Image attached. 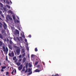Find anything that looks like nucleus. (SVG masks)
<instances>
[{"instance_id": "63", "label": "nucleus", "mask_w": 76, "mask_h": 76, "mask_svg": "<svg viewBox=\"0 0 76 76\" xmlns=\"http://www.w3.org/2000/svg\"><path fill=\"white\" fill-rule=\"evenodd\" d=\"M8 68H9V67H8Z\"/></svg>"}, {"instance_id": "61", "label": "nucleus", "mask_w": 76, "mask_h": 76, "mask_svg": "<svg viewBox=\"0 0 76 76\" xmlns=\"http://www.w3.org/2000/svg\"><path fill=\"white\" fill-rule=\"evenodd\" d=\"M52 76H54V75H52Z\"/></svg>"}, {"instance_id": "48", "label": "nucleus", "mask_w": 76, "mask_h": 76, "mask_svg": "<svg viewBox=\"0 0 76 76\" xmlns=\"http://www.w3.org/2000/svg\"><path fill=\"white\" fill-rule=\"evenodd\" d=\"M17 61H18V60L17 59L15 60V63H16V62H17Z\"/></svg>"}, {"instance_id": "17", "label": "nucleus", "mask_w": 76, "mask_h": 76, "mask_svg": "<svg viewBox=\"0 0 76 76\" xmlns=\"http://www.w3.org/2000/svg\"><path fill=\"white\" fill-rule=\"evenodd\" d=\"M28 66H29V67H31L32 66V64H30V63H29L28 64Z\"/></svg>"}, {"instance_id": "37", "label": "nucleus", "mask_w": 76, "mask_h": 76, "mask_svg": "<svg viewBox=\"0 0 76 76\" xmlns=\"http://www.w3.org/2000/svg\"><path fill=\"white\" fill-rule=\"evenodd\" d=\"M9 18L10 20H12V18L11 17H10V16H9Z\"/></svg>"}, {"instance_id": "47", "label": "nucleus", "mask_w": 76, "mask_h": 76, "mask_svg": "<svg viewBox=\"0 0 76 76\" xmlns=\"http://www.w3.org/2000/svg\"><path fill=\"white\" fill-rule=\"evenodd\" d=\"M14 53H15V55L16 56V51H14Z\"/></svg>"}, {"instance_id": "3", "label": "nucleus", "mask_w": 76, "mask_h": 76, "mask_svg": "<svg viewBox=\"0 0 76 76\" xmlns=\"http://www.w3.org/2000/svg\"><path fill=\"white\" fill-rule=\"evenodd\" d=\"M8 55L10 57H14L15 56V54H14V52L13 51L11 53H10L8 54Z\"/></svg>"}, {"instance_id": "8", "label": "nucleus", "mask_w": 76, "mask_h": 76, "mask_svg": "<svg viewBox=\"0 0 76 76\" xmlns=\"http://www.w3.org/2000/svg\"><path fill=\"white\" fill-rule=\"evenodd\" d=\"M22 61L23 63H25V62L26 61V58H25V57H24L23 58V59Z\"/></svg>"}, {"instance_id": "22", "label": "nucleus", "mask_w": 76, "mask_h": 76, "mask_svg": "<svg viewBox=\"0 0 76 76\" xmlns=\"http://www.w3.org/2000/svg\"><path fill=\"white\" fill-rule=\"evenodd\" d=\"M12 18L14 20H15V19H16V18H15V15L12 16Z\"/></svg>"}, {"instance_id": "59", "label": "nucleus", "mask_w": 76, "mask_h": 76, "mask_svg": "<svg viewBox=\"0 0 76 76\" xmlns=\"http://www.w3.org/2000/svg\"><path fill=\"white\" fill-rule=\"evenodd\" d=\"M1 65V63H0V66Z\"/></svg>"}, {"instance_id": "28", "label": "nucleus", "mask_w": 76, "mask_h": 76, "mask_svg": "<svg viewBox=\"0 0 76 76\" xmlns=\"http://www.w3.org/2000/svg\"><path fill=\"white\" fill-rule=\"evenodd\" d=\"M22 58H20V59L18 60V62H20V61H22Z\"/></svg>"}, {"instance_id": "34", "label": "nucleus", "mask_w": 76, "mask_h": 76, "mask_svg": "<svg viewBox=\"0 0 76 76\" xmlns=\"http://www.w3.org/2000/svg\"><path fill=\"white\" fill-rule=\"evenodd\" d=\"M9 72H6V75H9Z\"/></svg>"}, {"instance_id": "51", "label": "nucleus", "mask_w": 76, "mask_h": 76, "mask_svg": "<svg viewBox=\"0 0 76 76\" xmlns=\"http://www.w3.org/2000/svg\"><path fill=\"white\" fill-rule=\"evenodd\" d=\"M25 41L26 42H27V40L26 39H25Z\"/></svg>"}, {"instance_id": "44", "label": "nucleus", "mask_w": 76, "mask_h": 76, "mask_svg": "<svg viewBox=\"0 0 76 76\" xmlns=\"http://www.w3.org/2000/svg\"><path fill=\"white\" fill-rule=\"evenodd\" d=\"M39 66H40V65H37V68H38V67H39Z\"/></svg>"}, {"instance_id": "55", "label": "nucleus", "mask_w": 76, "mask_h": 76, "mask_svg": "<svg viewBox=\"0 0 76 76\" xmlns=\"http://www.w3.org/2000/svg\"><path fill=\"white\" fill-rule=\"evenodd\" d=\"M17 18L18 20H19V17H17Z\"/></svg>"}, {"instance_id": "13", "label": "nucleus", "mask_w": 76, "mask_h": 76, "mask_svg": "<svg viewBox=\"0 0 76 76\" xmlns=\"http://www.w3.org/2000/svg\"><path fill=\"white\" fill-rule=\"evenodd\" d=\"M21 64V63L20 62H18L16 63L17 65L18 66H20Z\"/></svg>"}, {"instance_id": "60", "label": "nucleus", "mask_w": 76, "mask_h": 76, "mask_svg": "<svg viewBox=\"0 0 76 76\" xmlns=\"http://www.w3.org/2000/svg\"><path fill=\"white\" fill-rule=\"evenodd\" d=\"M28 57H29V55L28 56Z\"/></svg>"}, {"instance_id": "39", "label": "nucleus", "mask_w": 76, "mask_h": 76, "mask_svg": "<svg viewBox=\"0 0 76 76\" xmlns=\"http://www.w3.org/2000/svg\"><path fill=\"white\" fill-rule=\"evenodd\" d=\"M6 3H7V4H9L10 3L9 2V1H6Z\"/></svg>"}, {"instance_id": "2", "label": "nucleus", "mask_w": 76, "mask_h": 76, "mask_svg": "<svg viewBox=\"0 0 76 76\" xmlns=\"http://www.w3.org/2000/svg\"><path fill=\"white\" fill-rule=\"evenodd\" d=\"M16 52L17 55H19L20 54V48H19L18 49H17L16 50Z\"/></svg>"}, {"instance_id": "12", "label": "nucleus", "mask_w": 76, "mask_h": 76, "mask_svg": "<svg viewBox=\"0 0 76 76\" xmlns=\"http://www.w3.org/2000/svg\"><path fill=\"white\" fill-rule=\"evenodd\" d=\"M28 63H26V69H28Z\"/></svg>"}, {"instance_id": "38", "label": "nucleus", "mask_w": 76, "mask_h": 76, "mask_svg": "<svg viewBox=\"0 0 76 76\" xmlns=\"http://www.w3.org/2000/svg\"><path fill=\"white\" fill-rule=\"evenodd\" d=\"M32 72H31L28 73V74L29 75H31V74H32Z\"/></svg>"}, {"instance_id": "1", "label": "nucleus", "mask_w": 76, "mask_h": 76, "mask_svg": "<svg viewBox=\"0 0 76 76\" xmlns=\"http://www.w3.org/2000/svg\"><path fill=\"white\" fill-rule=\"evenodd\" d=\"M2 48L3 51H4V52H5V54H7L9 51V49H8V48H7V47H6L5 48L4 46H3Z\"/></svg>"}, {"instance_id": "36", "label": "nucleus", "mask_w": 76, "mask_h": 76, "mask_svg": "<svg viewBox=\"0 0 76 76\" xmlns=\"http://www.w3.org/2000/svg\"><path fill=\"white\" fill-rule=\"evenodd\" d=\"M28 72V69H27L25 72H24V73H26Z\"/></svg>"}, {"instance_id": "21", "label": "nucleus", "mask_w": 76, "mask_h": 76, "mask_svg": "<svg viewBox=\"0 0 76 76\" xmlns=\"http://www.w3.org/2000/svg\"><path fill=\"white\" fill-rule=\"evenodd\" d=\"M1 34H4V30L3 29H2L1 30Z\"/></svg>"}, {"instance_id": "23", "label": "nucleus", "mask_w": 76, "mask_h": 76, "mask_svg": "<svg viewBox=\"0 0 76 76\" xmlns=\"http://www.w3.org/2000/svg\"><path fill=\"white\" fill-rule=\"evenodd\" d=\"M3 45V43H2V42L0 41V46H1Z\"/></svg>"}, {"instance_id": "58", "label": "nucleus", "mask_w": 76, "mask_h": 76, "mask_svg": "<svg viewBox=\"0 0 76 76\" xmlns=\"http://www.w3.org/2000/svg\"><path fill=\"white\" fill-rule=\"evenodd\" d=\"M0 20H2V19L0 17Z\"/></svg>"}, {"instance_id": "5", "label": "nucleus", "mask_w": 76, "mask_h": 76, "mask_svg": "<svg viewBox=\"0 0 76 76\" xmlns=\"http://www.w3.org/2000/svg\"><path fill=\"white\" fill-rule=\"evenodd\" d=\"M22 67H23V65H21L20 66L18 67V69L19 70H20L22 69Z\"/></svg>"}, {"instance_id": "35", "label": "nucleus", "mask_w": 76, "mask_h": 76, "mask_svg": "<svg viewBox=\"0 0 76 76\" xmlns=\"http://www.w3.org/2000/svg\"><path fill=\"white\" fill-rule=\"evenodd\" d=\"M6 61H8V59H7V56H6Z\"/></svg>"}, {"instance_id": "4", "label": "nucleus", "mask_w": 76, "mask_h": 76, "mask_svg": "<svg viewBox=\"0 0 76 76\" xmlns=\"http://www.w3.org/2000/svg\"><path fill=\"white\" fill-rule=\"evenodd\" d=\"M1 72H3L4 71V70H3V69H5V68H6V66H1Z\"/></svg>"}, {"instance_id": "6", "label": "nucleus", "mask_w": 76, "mask_h": 76, "mask_svg": "<svg viewBox=\"0 0 76 76\" xmlns=\"http://www.w3.org/2000/svg\"><path fill=\"white\" fill-rule=\"evenodd\" d=\"M4 23V25H3V26H4V29L6 30V28L7 27V25L6 24V23Z\"/></svg>"}, {"instance_id": "18", "label": "nucleus", "mask_w": 76, "mask_h": 76, "mask_svg": "<svg viewBox=\"0 0 76 76\" xmlns=\"http://www.w3.org/2000/svg\"><path fill=\"white\" fill-rule=\"evenodd\" d=\"M16 59V57L15 56L13 58V60H14V61H15Z\"/></svg>"}, {"instance_id": "43", "label": "nucleus", "mask_w": 76, "mask_h": 76, "mask_svg": "<svg viewBox=\"0 0 76 76\" xmlns=\"http://www.w3.org/2000/svg\"><path fill=\"white\" fill-rule=\"evenodd\" d=\"M19 58H21L22 57V55H20L19 56Z\"/></svg>"}, {"instance_id": "42", "label": "nucleus", "mask_w": 76, "mask_h": 76, "mask_svg": "<svg viewBox=\"0 0 76 76\" xmlns=\"http://www.w3.org/2000/svg\"><path fill=\"white\" fill-rule=\"evenodd\" d=\"M3 9L5 11H6V8H3Z\"/></svg>"}, {"instance_id": "30", "label": "nucleus", "mask_w": 76, "mask_h": 76, "mask_svg": "<svg viewBox=\"0 0 76 76\" xmlns=\"http://www.w3.org/2000/svg\"><path fill=\"white\" fill-rule=\"evenodd\" d=\"M22 56L23 57H25V53H24V54H23Z\"/></svg>"}, {"instance_id": "40", "label": "nucleus", "mask_w": 76, "mask_h": 76, "mask_svg": "<svg viewBox=\"0 0 76 76\" xmlns=\"http://www.w3.org/2000/svg\"><path fill=\"white\" fill-rule=\"evenodd\" d=\"M54 76H59L58 75V74H56Z\"/></svg>"}, {"instance_id": "62", "label": "nucleus", "mask_w": 76, "mask_h": 76, "mask_svg": "<svg viewBox=\"0 0 76 76\" xmlns=\"http://www.w3.org/2000/svg\"><path fill=\"white\" fill-rule=\"evenodd\" d=\"M5 39V40H6V39Z\"/></svg>"}, {"instance_id": "32", "label": "nucleus", "mask_w": 76, "mask_h": 76, "mask_svg": "<svg viewBox=\"0 0 76 76\" xmlns=\"http://www.w3.org/2000/svg\"><path fill=\"white\" fill-rule=\"evenodd\" d=\"M38 61H37L35 63V65H37V64H38Z\"/></svg>"}, {"instance_id": "7", "label": "nucleus", "mask_w": 76, "mask_h": 76, "mask_svg": "<svg viewBox=\"0 0 76 76\" xmlns=\"http://www.w3.org/2000/svg\"><path fill=\"white\" fill-rule=\"evenodd\" d=\"M8 47L11 50H13V48H12V45H8Z\"/></svg>"}, {"instance_id": "20", "label": "nucleus", "mask_w": 76, "mask_h": 76, "mask_svg": "<svg viewBox=\"0 0 76 76\" xmlns=\"http://www.w3.org/2000/svg\"><path fill=\"white\" fill-rule=\"evenodd\" d=\"M13 47H14V48H17L18 49V48H19L18 47H17V46H16L15 45H14Z\"/></svg>"}, {"instance_id": "57", "label": "nucleus", "mask_w": 76, "mask_h": 76, "mask_svg": "<svg viewBox=\"0 0 76 76\" xmlns=\"http://www.w3.org/2000/svg\"><path fill=\"white\" fill-rule=\"evenodd\" d=\"M11 3L12 4V1H10Z\"/></svg>"}, {"instance_id": "53", "label": "nucleus", "mask_w": 76, "mask_h": 76, "mask_svg": "<svg viewBox=\"0 0 76 76\" xmlns=\"http://www.w3.org/2000/svg\"><path fill=\"white\" fill-rule=\"evenodd\" d=\"M31 57H34V55H31Z\"/></svg>"}, {"instance_id": "11", "label": "nucleus", "mask_w": 76, "mask_h": 76, "mask_svg": "<svg viewBox=\"0 0 76 76\" xmlns=\"http://www.w3.org/2000/svg\"><path fill=\"white\" fill-rule=\"evenodd\" d=\"M0 38L2 39H3V37L1 34H0Z\"/></svg>"}, {"instance_id": "46", "label": "nucleus", "mask_w": 76, "mask_h": 76, "mask_svg": "<svg viewBox=\"0 0 76 76\" xmlns=\"http://www.w3.org/2000/svg\"><path fill=\"white\" fill-rule=\"evenodd\" d=\"M28 37H29V38H31V35H29L28 36Z\"/></svg>"}, {"instance_id": "29", "label": "nucleus", "mask_w": 76, "mask_h": 76, "mask_svg": "<svg viewBox=\"0 0 76 76\" xmlns=\"http://www.w3.org/2000/svg\"><path fill=\"white\" fill-rule=\"evenodd\" d=\"M20 38L21 41H23V39L22 38V37H20Z\"/></svg>"}, {"instance_id": "41", "label": "nucleus", "mask_w": 76, "mask_h": 76, "mask_svg": "<svg viewBox=\"0 0 76 76\" xmlns=\"http://www.w3.org/2000/svg\"><path fill=\"white\" fill-rule=\"evenodd\" d=\"M28 72H31V69L30 68H28Z\"/></svg>"}, {"instance_id": "45", "label": "nucleus", "mask_w": 76, "mask_h": 76, "mask_svg": "<svg viewBox=\"0 0 76 76\" xmlns=\"http://www.w3.org/2000/svg\"><path fill=\"white\" fill-rule=\"evenodd\" d=\"M15 73H16V69H15Z\"/></svg>"}, {"instance_id": "27", "label": "nucleus", "mask_w": 76, "mask_h": 76, "mask_svg": "<svg viewBox=\"0 0 76 76\" xmlns=\"http://www.w3.org/2000/svg\"><path fill=\"white\" fill-rule=\"evenodd\" d=\"M35 51L36 52H37V51H38V49H37V48H35Z\"/></svg>"}, {"instance_id": "26", "label": "nucleus", "mask_w": 76, "mask_h": 76, "mask_svg": "<svg viewBox=\"0 0 76 76\" xmlns=\"http://www.w3.org/2000/svg\"><path fill=\"white\" fill-rule=\"evenodd\" d=\"M16 32L17 34H19V31L18 30H17Z\"/></svg>"}, {"instance_id": "64", "label": "nucleus", "mask_w": 76, "mask_h": 76, "mask_svg": "<svg viewBox=\"0 0 76 76\" xmlns=\"http://www.w3.org/2000/svg\"><path fill=\"white\" fill-rule=\"evenodd\" d=\"M16 73H15V75Z\"/></svg>"}, {"instance_id": "25", "label": "nucleus", "mask_w": 76, "mask_h": 76, "mask_svg": "<svg viewBox=\"0 0 76 76\" xmlns=\"http://www.w3.org/2000/svg\"><path fill=\"white\" fill-rule=\"evenodd\" d=\"M21 52L22 53H24V52H25V50H24V49H22Z\"/></svg>"}, {"instance_id": "16", "label": "nucleus", "mask_w": 76, "mask_h": 76, "mask_svg": "<svg viewBox=\"0 0 76 76\" xmlns=\"http://www.w3.org/2000/svg\"><path fill=\"white\" fill-rule=\"evenodd\" d=\"M10 43L11 45L13 44V42H12V41L11 40H10Z\"/></svg>"}, {"instance_id": "50", "label": "nucleus", "mask_w": 76, "mask_h": 76, "mask_svg": "<svg viewBox=\"0 0 76 76\" xmlns=\"http://www.w3.org/2000/svg\"><path fill=\"white\" fill-rule=\"evenodd\" d=\"M0 25H3V24H2V23H1L0 22Z\"/></svg>"}, {"instance_id": "31", "label": "nucleus", "mask_w": 76, "mask_h": 76, "mask_svg": "<svg viewBox=\"0 0 76 76\" xmlns=\"http://www.w3.org/2000/svg\"><path fill=\"white\" fill-rule=\"evenodd\" d=\"M6 6L8 9H10V7L9 5H7Z\"/></svg>"}, {"instance_id": "54", "label": "nucleus", "mask_w": 76, "mask_h": 76, "mask_svg": "<svg viewBox=\"0 0 76 76\" xmlns=\"http://www.w3.org/2000/svg\"><path fill=\"white\" fill-rule=\"evenodd\" d=\"M7 41L8 42L9 41V39H7Z\"/></svg>"}, {"instance_id": "15", "label": "nucleus", "mask_w": 76, "mask_h": 76, "mask_svg": "<svg viewBox=\"0 0 76 76\" xmlns=\"http://www.w3.org/2000/svg\"><path fill=\"white\" fill-rule=\"evenodd\" d=\"M16 39L17 40H18V41H19V42H20V39H19V37H16Z\"/></svg>"}, {"instance_id": "19", "label": "nucleus", "mask_w": 76, "mask_h": 76, "mask_svg": "<svg viewBox=\"0 0 76 76\" xmlns=\"http://www.w3.org/2000/svg\"><path fill=\"white\" fill-rule=\"evenodd\" d=\"M9 12L10 13H11V14H13V12L11 10H10L9 11Z\"/></svg>"}, {"instance_id": "33", "label": "nucleus", "mask_w": 76, "mask_h": 76, "mask_svg": "<svg viewBox=\"0 0 76 76\" xmlns=\"http://www.w3.org/2000/svg\"><path fill=\"white\" fill-rule=\"evenodd\" d=\"M14 69L13 70L12 72H11V74H12V75H13V74H14Z\"/></svg>"}, {"instance_id": "9", "label": "nucleus", "mask_w": 76, "mask_h": 76, "mask_svg": "<svg viewBox=\"0 0 76 76\" xmlns=\"http://www.w3.org/2000/svg\"><path fill=\"white\" fill-rule=\"evenodd\" d=\"M0 14L1 15V16L3 17V18H4V15L2 14V12L0 11Z\"/></svg>"}, {"instance_id": "49", "label": "nucleus", "mask_w": 76, "mask_h": 76, "mask_svg": "<svg viewBox=\"0 0 76 76\" xmlns=\"http://www.w3.org/2000/svg\"><path fill=\"white\" fill-rule=\"evenodd\" d=\"M17 23H19V21L18 20H17Z\"/></svg>"}, {"instance_id": "52", "label": "nucleus", "mask_w": 76, "mask_h": 76, "mask_svg": "<svg viewBox=\"0 0 76 76\" xmlns=\"http://www.w3.org/2000/svg\"><path fill=\"white\" fill-rule=\"evenodd\" d=\"M26 49L27 50H29V48L28 47L26 48Z\"/></svg>"}, {"instance_id": "24", "label": "nucleus", "mask_w": 76, "mask_h": 76, "mask_svg": "<svg viewBox=\"0 0 76 76\" xmlns=\"http://www.w3.org/2000/svg\"><path fill=\"white\" fill-rule=\"evenodd\" d=\"M0 4L1 7H3V4L1 3H0Z\"/></svg>"}, {"instance_id": "14", "label": "nucleus", "mask_w": 76, "mask_h": 76, "mask_svg": "<svg viewBox=\"0 0 76 76\" xmlns=\"http://www.w3.org/2000/svg\"><path fill=\"white\" fill-rule=\"evenodd\" d=\"M40 72V71L37 69L35 70V72Z\"/></svg>"}, {"instance_id": "56", "label": "nucleus", "mask_w": 76, "mask_h": 76, "mask_svg": "<svg viewBox=\"0 0 76 76\" xmlns=\"http://www.w3.org/2000/svg\"><path fill=\"white\" fill-rule=\"evenodd\" d=\"M4 3H6V1L5 0H4Z\"/></svg>"}, {"instance_id": "10", "label": "nucleus", "mask_w": 76, "mask_h": 76, "mask_svg": "<svg viewBox=\"0 0 76 76\" xmlns=\"http://www.w3.org/2000/svg\"><path fill=\"white\" fill-rule=\"evenodd\" d=\"M25 66H24L22 70L21 71V72H25Z\"/></svg>"}]
</instances>
